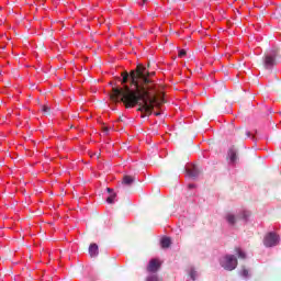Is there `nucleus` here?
I'll list each match as a JSON object with an SVG mask.
<instances>
[{
	"label": "nucleus",
	"instance_id": "5",
	"mask_svg": "<svg viewBox=\"0 0 281 281\" xmlns=\"http://www.w3.org/2000/svg\"><path fill=\"white\" fill-rule=\"evenodd\" d=\"M161 268V262L158 259H151L147 266L148 273H157Z\"/></svg>",
	"mask_w": 281,
	"mask_h": 281
},
{
	"label": "nucleus",
	"instance_id": "4",
	"mask_svg": "<svg viewBox=\"0 0 281 281\" xmlns=\"http://www.w3.org/2000/svg\"><path fill=\"white\" fill-rule=\"evenodd\" d=\"M280 243V236L276 233H268L263 238L265 247H276Z\"/></svg>",
	"mask_w": 281,
	"mask_h": 281
},
{
	"label": "nucleus",
	"instance_id": "12",
	"mask_svg": "<svg viewBox=\"0 0 281 281\" xmlns=\"http://www.w3.org/2000/svg\"><path fill=\"white\" fill-rule=\"evenodd\" d=\"M228 157H229L231 161H236V159H238V157L236 155V150H234V149H229Z\"/></svg>",
	"mask_w": 281,
	"mask_h": 281
},
{
	"label": "nucleus",
	"instance_id": "14",
	"mask_svg": "<svg viewBox=\"0 0 281 281\" xmlns=\"http://www.w3.org/2000/svg\"><path fill=\"white\" fill-rule=\"evenodd\" d=\"M42 111H43V113H45V115L52 114V108H49L48 105H43Z\"/></svg>",
	"mask_w": 281,
	"mask_h": 281
},
{
	"label": "nucleus",
	"instance_id": "9",
	"mask_svg": "<svg viewBox=\"0 0 281 281\" xmlns=\"http://www.w3.org/2000/svg\"><path fill=\"white\" fill-rule=\"evenodd\" d=\"M237 135L241 139H245L247 137H251V132H249L247 128H239L237 130Z\"/></svg>",
	"mask_w": 281,
	"mask_h": 281
},
{
	"label": "nucleus",
	"instance_id": "25",
	"mask_svg": "<svg viewBox=\"0 0 281 281\" xmlns=\"http://www.w3.org/2000/svg\"><path fill=\"white\" fill-rule=\"evenodd\" d=\"M189 188H194V184H189Z\"/></svg>",
	"mask_w": 281,
	"mask_h": 281
},
{
	"label": "nucleus",
	"instance_id": "11",
	"mask_svg": "<svg viewBox=\"0 0 281 281\" xmlns=\"http://www.w3.org/2000/svg\"><path fill=\"white\" fill-rule=\"evenodd\" d=\"M160 245H161L162 249H168V247H170V245H172V241L170 240V237H165L161 239Z\"/></svg>",
	"mask_w": 281,
	"mask_h": 281
},
{
	"label": "nucleus",
	"instance_id": "17",
	"mask_svg": "<svg viewBox=\"0 0 281 281\" xmlns=\"http://www.w3.org/2000/svg\"><path fill=\"white\" fill-rule=\"evenodd\" d=\"M147 281H159V277H157L156 274L149 276L147 277Z\"/></svg>",
	"mask_w": 281,
	"mask_h": 281
},
{
	"label": "nucleus",
	"instance_id": "27",
	"mask_svg": "<svg viewBox=\"0 0 281 281\" xmlns=\"http://www.w3.org/2000/svg\"><path fill=\"white\" fill-rule=\"evenodd\" d=\"M97 158L100 159V154H97Z\"/></svg>",
	"mask_w": 281,
	"mask_h": 281
},
{
	"label": "nucleus",
	"instance_id": "13",
	"mask_svg": "<svg viewBox=\"0 0 281 281\" xmlns=\"http://www.w3.org/2000/svg\"><path fill=\"white\" fill-rule=\"evenodd\" d=\"M235 251L238 255V258H241V260H245V258H247V255L240 248H235Z\"/></svg>",
	"mask_w": 281,
	"mask_h": 281
},
{
	"label": "nucleus",
	"instance_id": "26",
	"mask_svg": "<svg viewBox=\"0 0 281 281\" xmlns=\"http://www.w3.org/2000/svg\"><path fill=\"white\" fill-rule=\"evenodd\" d=\"M146 1H148V0H143V5L146 3Z\"/></svg>",
	"mask_w": 281,
	"mask_h": 281
},
{
	"label": "nucleus",
	"instance_id": "19",
	"mask_svg": "<svg viewBox=\"0 0 281 281\" xmlns=\"http://www.w3.org/2000/svg\"><path fill=\"white\" fill-rule=\"evenodd\" d=\"M186 50L184 49H181L178 54L179 58H183V56H186Z\"/></svg>",
	"mask_w": 281,
	"mask_h": 281
},
{
	"label": "nucleus",
	"instance_id": "16",
	"mask_svg": "<svg viewBox=\"0 0 281 281\" xmlns=\"http://www.w3.org/2000/svg\"><path fill=\"white\" fill-rule=\"evenodd\" d=\"M241 276H243L244 278H249V270H247V268H243V270H241Z\"/></svg>",
	"mask_w": 281,
	"mask_h": 281
},
{
	"label": "nucleus",
	"instance_id": "6",
	"mask_svg": "<svg viewBox=\"0 0 281 281\" xmlns=\"http://www.w3.org/2000/svg\"><path fill=\"white\" fill-rule=\"evenodd\" d=\"M187 172L191 179H196V177L201 175L202 170L199 168V166L193 165L191 169H187Z\"/></svg>",
	"mask_w": 281,
	"mask_h": 281
},
{
	"label": "nucleus",
	"instance_id": "22",
	"mask_svg": "<svg viewBox=\"0 0 281 281\" xmlns=\"http://www.w3.org/2000/svg\"><path fill=\"white\" fill-rule=\"evenodd\" d=\"M106 190H108L109 194H113V189L108 188Z\"/></svg>",
	"mask_w": 281,
	"mask_h": 281
},
{
	"label": "nucleus",
	"instance_id": "10",
	"mask_svg": "<svg viewBox=\"0 0 281 281\" xmlns=\"http://www.w3.org/2000/svg\"><path fill=\"white\" fill-rule=\"evenodd\" d=\"M122 183H123V186H133V183H135V177L124 176Z\"/></svg>",
	"mask_w": 281,
	"mask_h": 281
},
{
	"label": "nucleus",
	"instance_id": "20",
	"mask_svg": "<svg viewBox=\"0 0 281 281\" xmlns=\"http://www.w3.org/2000/svg\"><path fill=\"white\" fill-rule=\"evenodd\" d=\"M148 74L145 75V77L147 78V80H150V76H155V72H149L148 70H146Z\"/></svg>",
	"mask_w": 281,
	"mask_h": 281
},
{
	"label": "nucleus",
	"instance_id": "7",
	"mask_svg": "<svg viewBox=\"0 0 281 281\" xmlns=\"http://www.w3.org/2000/svg\"><path fill=\"white\" fill-rule=\"evenodd\" d=\"M276 65H278V61L276 60V57L273 56H266L265 58V67L267 69H271L272 67H276Z\"/></svg>",
	"mask_w": 281,
	"mask_h": 281
},
{
	"label": "nucleus",
	"instance_id": "1",
	"mask_svg": "<svg viewBox=\"0 0 281 281\" xmlns=\"http://www.w3.org/2000/svg\"><path fill=\"white\" fill-rule=\"evenodd\" d=\"M146 67L139 64L137 65L135 70L123 71L122 76V85H126V82H131L135 89H131L128 86H124L123 88H112V93L110 94V100L112 102H123L125 109H135L138 106L137 111L140 113H153V109L158 106L157 102V90L156 85L151 79L146 78Z\"/></svg>",
	"mask_w": 281,
	"mask_h": 281
},
{
	"label": "nucleus",
	"instance_id": "2",
	"mask_svg": "<svg viewBox=\"0 0 281 281\" xmlns=\"http://www.w3.org/2000/svg\"><path fill=\"white\" fill-rule=\"evenodd\" d=\"M220 265L226 271H234V269L238 267V259H236L234 255H226L221 259Z\"/></svg>",
	"mask_w": 281,
	"mask_h": 281
},
{
	"label": "nucleus",
	"instance_id": "28",
	"mask_svg": "<svg viewBox=\"0 0 281 281\" xmlns=\"http://www.w3.org/2000/svg\"><path fill=\"white\" fill-rule=\"evenodd\" d=\"M147 67H150V64H148Z\"/></svg>",
	"mask_w": 281,
	"mask_h": 281
},
{
	"label": "nucleus",
	"instance_id": "18",
	"mask_svg": "<svg viewBox=\"0 0 281 281\" xmlns=\"http://www.w3.org/2000/svg\"><path fill=\"white\" fill-rule=\"evenodd\" d=\"M190 277H191L192 280H196V271L191 270Z\"/></svg>",
	"mask_w": 281,
	"mask_h": 281
},
{
	"label": "nucleus",
	"instance_id": "23",
	"mask_svg": "<svg viewBox=\"0 0 281 281\" xmlns=\"http://www.w3.org/2000/svg\"><path fill=\"white\" fill-rule=\"evenodd\" d=\"M155 115L159 116V115H161V112H155Z\"/></svg>",
	"mask_w": 281,
	"mask_h": 281
},
{
	"label": "nucleus",
	"instance_id": "8",
	"mask_svg": "<svg viewBox=\"0 0 281 281\" xmlns=\"http://www.w3.org/2000/svg\"><path fill=\"white\" fill-rule=\"evenodd\" d=\"M100 254V250L98 248V244H90L89 246V255L91 258H97V256Z\"/></svg>",
	"mask_w": 281,
	"mask_h": 281
},
{
	"label": "nucleus",
	"instance_id": "24",
	"mask_svg": "<svg viewBox=\"0 0 281 281\" xmlns=\"http://www.w3.org/2000/svg\"><path fill=\"white\" fill-rule=\"evenodd\" d=\"M119 120H120V122H124V119H122V117H120Z\"/></svg>",
	"mask_w": 281,
	"mask_h": 281
},
{
	"label": "nucleus",
	"instance_id": "15",
	"mask_svg": "<svg viewBox=\"0 0 281 281\" xmlns=\"http://www.w3.org/2000/svg\"><path fill=\"white\" fill-rule=\"evenodd\" d=\"M115 196H117L116 193H111L110 196L106 199L108 203H113V201H115Z\"/></svg>",
	"mask_w": 281,
	"mask_h": 281
},
{
	"label": "nucleus",
	"instance_id": "3",
	"mask_svg": "<svg viewBox=\"0 0 281 281\" xmlns=\"http://www.w3.org/2000/svg\"><path fill=\"white\" fill-rule=\"evenodd\" d=\"M248 216H249V212L244 211V212L239 213L237 216L232 213H228L225 215V220L228 225H236V222H238L240 220H245Z\"/></svg>",
	"mask_w": 281,
	"mask_h": 281
},
{
	"label": "nucleus",
	"instance_id": "21",
	"mask_svg": "<svg viewBox=\"0 0 281 281\" xmlns=\"http://www.w3.org/2000/svg\"><path fill=\"white\" fill-rule=\"evenodd\" d=\"M102 131H103V133H105V135H109V127L103 126V127H102Z\"/></svg>",
	"mask_w": 281,
	"mask_h": 281
}]
</instances>
